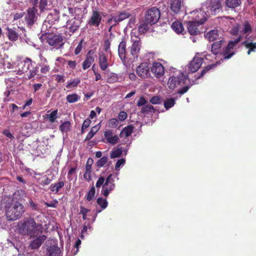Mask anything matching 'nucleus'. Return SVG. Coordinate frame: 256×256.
<instances>
[{
	"label": "nucleus",
	"instance_id": "nucleus-1",
	"mask_svg": "<svg viewBox=\"0 0 256 256\" xmlns=\"http://www.w3.org/2000/svg\"><path fill=\"white\" fill-rule=\"evenodd\" d=\"M42 224H36L32 218H28L23 222H18L16 230L22 235L34 238L36 234L42 233Z\"/></svg>",
	"mask_w": 256,
	"mask_h": 256
},
{
	"label": "nucleus",
	"instance_id": "nucleus-2",
	"mask_svg": "<svg viewBox=\"0 0 256 256\" xmlns=\"http://www.w3.org/2000/svg\"><path fill=\"white\" fill-rule=\"evenodd\" d=\"M24 208L20 202H16L10 206H6V214L7 219L14 221L19 219L24 212Z\"/></svg>",
	"mask_w": 256,
	"mask_h": 256
},
{
	"label": "nucleus",
	"instance_id": "nucleus-3",
	"mask_svg": "<svg viewBox=\"0 0 256 256\" xmlns=\"http://www.w3.org/2000/svg\"><path fill=\"white\" fill-rule=\"evenodd\" d=\"M46 40V42L54 48L58 50L63 48L65 43V38L62 34H54L52 36L47 34H42L40 38H43Z\"/></svg>",
	"mask_w": 256,
	"mask_h": 256
},
{
	"label": "nucleus",
	"instance_id": "nucleus-4",
	"mask_svg": "<svg viewBox=\"0 0 256 256\" xmlns=\"http://www.w3.org/2000/svg\"><path fill=\"white\" fill-rule=\"evenodd\" d=\"M222 8V0H206L202 4V9L206 10L210 16L218 14Z\"/></svg>",
	"mask_w": 256,
	"mask_h": 256
},
{
	"label": "nucleus",
	"instance_id": "nucleus-5",
	"mask_svg": "<svg viewBox=\"0 0 256 256\" xmlns=\"http://www.w3.org/2000/svg\"><path fill=\"white\" fill-rule=\"evenodd\" d=\"M187 80L190 82L188 76L178 72L175 76L173 75L170 77L167 84L169 88L174 90L178 85L186 84Z\"/></svg>",
	"mask_w": 256,
	"mask_h": 256
},
{
	"label": "nucleus",
	"instance_id": "nucleus-6",
	"mask_svg": "<svg viewBox=\"0 0 256 256\" xmlns=\"http://www.w3.org/2000/svg\"><path fill=\"white\" fill-rule=\"evenodd\" d=\"M131 14L127 10L120 11L115 14H110V18L107 20V22L110 25L109 32L111 30L112 27L118 24L119 22L130 18Z\"/></svg>",
	"mask_w": 256,
	"mask_h": 256
},
{
	"label": "nucleus",
	"instance_id": "nucleus-7",
	"mask_svg": "<svg viewBox=\"0 0 256 256\" xmlns=\"http://www.w3.org/2000/svg\"><path fill=\"white\" fill-rule=\"evenodd\" d=\"M160 16V10L156 6L147 9L144 13V20L146 22L152 26L156 24Z\"/></svg>",
	"mask_w": 256,
	"mask_h": 256
},
{
	"label": "nucleus",
	"instance_id": "nucleus-8",
	"mask_svg": "<svg viewBox=\"0 0 256 256\" xmlns=\"http://www.w3.org/2000/svg\"><path fill=\"white\" fill-rule=\"evenodd\" d=\"M242 36H239L234 41H230L224 48L220 53V54L225 60H228L231 58L234 54V48L240 41Z\"/></svg>",
	"mask_w": 256,
	"mask_h": 256
},
{
	"label": "nucleus",
	"instance_id": "nucleus-9",
	"mask_svg": "<svg viewBox=\"0 0 256 256\" xmlns=\"http://www.w3.org/2000/svg\"><path fill=\"white\" fill-rule=\"evenodd\" d=\"M38 10L35 6L28 8L26 10L25 21L28 26L31 27L38 20Z\"/></svg>",
	"mask_w": 256,
	"mask_h": 256
},
{
	"label": "nucleus",
	"instance_id": "nucleus-10",
	"mask_svg": "<svg viewBox=\"0 0 256 256\" xmlns=\"http://www.w3.org/2000/svg\"><path fill=\"white\" fill-rule=\"evenodd\" d=\"M131 37L133 42L130 48V53L134 58H137L140 52L142 42L140 38L133 32H131Z\"/></svg>",
	"mask_w": 256,
	"mask_h": 256
},
{
	"label": "nucleus",
	"instance_id": "nucleus-11",
	"mask_svg": "<svg viewBox=\"0 0 256 256\" xmlns=\"http://www.w3.org/2000/svg\"><path fill=\"white\" fill-rule=\"evenodd\" d=\"M112 174H110L107 176L102 190V194L106 198L108 196L109 194L115 188L114 180L112 178Z\"/></svg>",
	"mask_w": 256,
	"mask_h": 256
},
{
	"label": "nucleus",
	"instance_id": "nucleus-12",
	"mask_svg": "<svg viewBox=\"0 0 256 256\" xmlns=\"http://www.w3.org/2000/svg\"><path fill=\"white\" fill-rule=\"evenodd\" d=\"M102 20V12L95 10H92V15L88 20L87 24L90 26L98 27Z\"/></svg>",
	"mask_w": 256,
	"mask_h": 256
},
{
	"label": "nucleus",
	"instance_id": "nucleus-13",
	"mask_svg": "<svg viewBox=\"0 0 256 256\" xmlns=\"http://www.w3.org/2000/svg\"><path fill=\"white\" fill-rule=\"evenodd\" d=\"M184 0H171L170 13L172 16L180 14L184 6Z\"/></svg>",
	"mask_w": 256,
	"mask_h": 256
},
{
	"label": "nucleus",
	"instance_id": "nucleus-14",
	"mask_svg": "<svg viewBox=\"0 0 256 256\" xmlns=\"http://www.w3.org/2000/svg\"><path fill=\"white\" fill-rule=\"evenodd\" d=\"M136 74L142 78H148L150 76V68L147 62L141 63L136 69Z\"/></svg>",
	"mask_w": 256,
	"mask_h": 256
},
{
	"label": "nucleus",
	"instance_id": "nucleus-15",
	"mask_svg": "<svg viewBox=\"0 0 256 256\" xmlns=\"http://www.w3.org/2000/svg\"><path fill=\"white\" fill-rule=\"evenodd\" d=\"M200 26L201 25L196 21H188L186 22L188 32L190 35L196 36L200 34Z\"/></svg>",
	"mask_w": 256,
	"mask_h": 256
},
{
	"label": "nucleus",
	"instance_id": "nucleus-16",
	"mask_svg": "<svg viewBox=\"0 0 256 256\" xmlns=\"http://www.w3.org/2000/svg\"><path fill=\"white\" fill-rule=\"evenodd\" d=\"M82 20L80 18H74L70 20L67 21L69 32L74 34L78 30L81 25Z\"/></svg>",
	"mask_w": 256,
	"mask_h": 256
},
{
	"label": "nucleus",
	"instance_id": "nucleus-17",
	"mask_svg": "<svg viewBox=\"0 0 256 256\" xmlns=\"http://www.w3.org/2000/svg\"><path fill=\"white\" fill-rule=\"evenodd\" d=\"M204 10H196L192 12L194 16V20L198 22L200 25L203 24L206 21L207 18L210 16Z\"/></svg>",
	"mask_w": 256,
	"mask_h": 256
},
{
	"label": "nucleus",
	"instance_id": "nucleus-18",
	"mask_svg": "<svg viewBox=\"0 0 256 256\" xmlns=\"http://www.w3.org/2000/svg\"><path fill=\"white\" fill-rule=\"evenodd\" d=\"M204 59L198 56H194L188 64V70L191 72H195L201 67Z\"/></svg>",
	"mask_w": 256,
	"mask_h": 256
},
{
	"label": "nucleus",
	"instance_id": "nucleus-19",
	"mask_svg": "<svg viewBox=\"0 0 256 256\" xmlns=\"http://www.w3.org/2000/svg\"><path fill=\"white\" fill-rule=\"evenodd\" d=\"M150 70L154 76L157 78H160L162 77L164 74V67L163 65L160 62H153Z\"/></svg>",
	"mask_w": 256,
	"mask_h": 256
},
{
	"label": "nucleus",
	"instance_id": "nucleus-20",
	"mask_svg": "<svg viewBox=\"0 0 256 256\" xmlns=\"http://www.w3.org/2000/svg\"><path fill=\"white\" fill-rule=\"evenodd\" d=\"M96 56L93 50H90L86 55V58L82 63V67L85 70L89 68L94 61V57Z\"/></svg>",
	"mask_w": 256,
	"mask_h": 256
},
{
	"label": "nucleus",
	"instance_id": "nucleus-21",
	"mask_svg": "<svg viewBox=\"0 0 256 256\" xmlns=\"http://www.w3.org/2000/svg\"><path fill=\"white\" fill-rule=\"evenodd\" d=\"M37 235L33 238V240L30 241V246L32 250L38 249L46 238V236L45 235H42L36 237Z\"/></svg>",
	"mask_w": 256,
	"mask_h": 256
},
{
	"label": "nucleus",
	"instance_id": "nucleus-22",
	"mask_svg": "<svg viewBox=\"0 0 256 256\" xmlns=\"http://www.w3.org/2000/svg\"><path fill=\"white\" fill-rule=\"evenodd\" d=\"M126 40L123 39L118 46V56L122 60H124L126 58Z\"/></svg>",
	"mask_w": 256,
	"mask_h": 256
},
{
	"label": "nucleus",
	"instance_id": "nucleus-23",
	"mask_svg": "<svg viewBox=\"0 0 256 256\" xmlns=\"http://www.w3.org/2000/svg\"><path fill=\"white\" fill-rule=\"evenodd\" d=\"M241 4V0H226L224 2V6L226 10L230 8L233 10L240 6Z\"/></svg>",
	"mask_w": 256,
	"mask_h": 256
},
{
	"label": "nucleus",
	"instance_id": "nucleus-24",
	"mask_svg": "<svg viewBox=\"0 0 256 256\" xmlns=\"http://www.w3.org/2000/svg\"><path fill=\"white\" fill-rule=\"evenodd\" d=\"M7 36L10 40L12 42H16L18 40L19 34L16 28H7Z\"/></svg>",
	"mask_w": 256,
	"mask_h": 256
},
{
	"label": "nucleus",
	"instance_id": "nucleus-25",
	"mask_svg": "<svg viewBox=\"0 0 256 256\" xmlns=\"http://www.w3.org/2000/svg\"><path fill=\"white\" fill-rule=\"evenodd\" d=\"M98 64L100 69L105 70L108 66L107 58L104 54H100L98 56Z\"/></svg>",
	"mask_w": 256,
	"mask_h": 256
},
{
	"label": "nucleus",
	"instance_id": "nucleus-26",
	"mask_svg": "<svg viewBox=\"0 0 256 256\" xmlns=\"http://www.w3.org/2000/svg\"><path fill=\"white\" fill-rule=\"evenodd\" d=\"M60 250L56 246H52L47 248L46 256H60Z\"/></svg>",
	"mask_w": 256,
	"mask_h": 256
},
{
	"label": "nucleus",
	"instance_id": "nucleus-27",
	"mask_svg": "<svg viewBox=\"0 0 256 256\" xmlns=\"http://www.w3.org/2000/svg\"><path fill=\"white\" fill-rule=\"evenodd\" d=\"M224 43V40H222L216 42L212 45V52L216 55L220 54V48L222 47V44Z\"/></svg>",
	"mask_w": 256,
	"mask_h": 256
},
{
	"label": "nucleus",
	"instance_id": "nucleus-28",
	"mask_svg": "<svg viewBox=\"0 0 256 256\" xmlns=\"http://www.w3.org/2000/svg\"><path fill=\"white\" fill-rule=\"evenodd\" d=\"M171 27L172 29L178 34L182 33L184 30L182 23L179 21L174 22Z\"/></svg>",
	"mask_w": 256,
	"mask_h": 256
},
{
	"label": "nucleus",
	"instance_id": "nucleus-29",
	"mask_svg": "<svg viewBox=\"0 0 256 256\" xmlns=\"http://www.w3.org/2000/svg\"><path fill=\"white\" fill-rule=\"evenodd\" d=\"M134 130V126L132 125H128L124 127L120 134V137H122L124 135L127 138L131 135Z\"/></svg>",
	"mask_w": 256,
	"mask_h": 256
},
{
	"label": "nucleus",
	"instance_id": "nucleus-30",
	"mask_svg": "<svg viewBox=\"0 0 256 256\" xmlns=\"http://www.w3.org/2000/svg\"><path fill=\"white\" fill-rule=\"evenodd\" d=\"M68 10L69 14H71L72 16H79L82 14V9L78 7H69L68 8Z\"/></svg>",
	"mask_w": 256,
	"mask_h": 256
},
{
	"label": "nucleus",
	"instance_id": "nucleus-31",
	"mask_svg": "<svg viewBox=\"0 0 256 256\" xmlns=\"http://www.w3.org/2000/svg\"><path fill=\"white\" fill-rule=\"evenodd\" d=\"M242 44L248 49L247 52L248 54H250L252 52L256 51V42H248L246 40L242 42Z\"/></svg>",
	"mask_w": 256,
	"mask_h": 256
},
{
	"label": "nucleus",
	"instance_id": "nucleus-32",
	"mask_svg": "<svg viewBox=\"0 0 256 256\" xmlns=\"http://www.w3.org/2000/svg\"><path fill=\"white\" fill-rule=\"evenodd\" d=\"M219 34L218 30H212L206 34V37L210 41H214L218 38Z\"/></svg>",
	"mask_w": 256,
	"mask_h": 256
},
{
	"label": "nucleus",
	"instance_id": "nucleus-33",
	"mask_svg": "<svg viewBox=\"0 0 256 256\" xmlns=\"http://www.w3.org/2000/svg\"><path fill=\"white\" fill-rule=\"evenodd\" d=\"M64 185V182L62 181L59 182L54 184L50 185V190L55 194L58 192L62 188Z\"/></svg>",
	"mask_w": 256,
	"mask_h": 256
},
{
	"label": "nucleus",
	"instance_id": "nucleus-34",
	"mask_svg": "<svg viewBox=\"0 0 256 256\" xmlns=\"http://www.w3.org/2000/svg\"><path fill=\"white\" fill-rule=\"evenodd\" d=\"M24 66L22 68V71L26 72L31 67H32V60L28 58H26L24 62Z\"/></svg>",
	"mask_w": 256,
	"mask_h": 256
},
{
	"label": "nucleus",
	"instance_id": "nucleus-35",
	"mask_svg": "<svg viewBox=\"0 0 256 256\" xmlns=\"http://www.w3.org/2000/svg\"><path fill=\"white\" fill-rule=\"evenodd\" d=\"M148 24H149L147 23L144 20V22L140 24L138 28V31L139 34H142L147 32L150 28Z\"/></svg>",
	"mask_w": 256,
	"mask_h": 256
},
{
	"label": "nucleus",
	"instance_id": "nucleus-36",
	"mask_svg": "<svg viewBox=\"0 0 256 256\" xmlns=\"http://www.w3.org/2000/svg\"><path fill=\"white\" fill-rule=\"evenodd\" d=\"M80 99V96H79L76 94L75 93L69 94L66 97V101L69 103L76 102H78Z\"/></svg>",
	"mask_w": 256,
	"mask_h": 256
},
{
	"label": "nucleus",
	"instance_id": "nucleus-37",
	"mask_svg": "<svg viewBox=\"0 0 256 256\" xmlns=\"http://www.w3.org/2000/svg\"><path fill=\"white\" fill-rule=\"evenodd\" d=\"M156 110L154 107L150 104H146L141 108L142 114H148L149 112L155 113Z\"/></svg>",
	"mask_w": 256,
	"mask_h": 256
},
{
	"label": "nucleus",
	"instance_id": "nucleus-38",
	"mask_svg": "<svg viewBox=\"0 0 256 256\" xmlns=\"http://www.w3.org/2000/svg\"><path fill=\"white\" fill-rule=\"evenodd\" d=\"M216 64H212L208 65L206 66L202 70L199 76H197L196 78V80L202 78L206 72H208L210 70L214 68L216 66Z\"/></svg>",
	"mask_w": 256,
	"mask_h": 256
},
{
	"label": "nucleus",
	"instance_id": "nucleus-39",
	"mask_svg": "<svg viewBox=\"0 0 256 256\" xmlns=\"http://www.w3.org/2000/svg\"><path fill=\"white\" fill-rule=\"evenodd\" d=\"M80 82V80L79 78H75L72 80L68 82L66 88H72L76 87Z\"/></svg>",
	"mask_w": 256,
	"mask_h": 256
},
{
	"label": "nucleus",
	"instance_id": "nucleus-40",
	"mask_svg": "<svg viewBox=\"0 0 256 256\" xmlns=\"http://www.w3.org/2000/svg\"><path fill=\"white\" fill-rule=\"evenodd\" d=\"M58 110H53L50 114L46 115V118H48L52 123L54 122L58 118Z\"/></svg>",
	"mask_w": 256,
	"mask_h": 256
},
{
	"label": "nucleus",
	"instance_id": "nucleus-41",
	"mask_svg": "<svg viewBox=\"0 0 256 256\" xmlns=\"http://www.w3.org/2000/svg\"><path fill=\"white\" fill-rule=\"evenodd\" d=\"M243 29L242 30V33L244 34H249L252 32V28L251 27L250 23L246 21L244 22L242 24Z\"/></svg>",
	"mask_w": 256,
	"mask_h": 256
},
{
	"label": "nucleus",
	"instance_id": "nucleus-42",
	"mask_svg": "<svg viewBox=\"0 0 256 256\" xmlns=\"http://www.w3.org/2000/svg\"><path fill=\"white\" fill-rule=\"evenodd\" d=\"M96 202L102 210L105 209L108 205V202L106 200L102 197H99L97 198Z\"/></svg>",
	"mask_w": 256,
	"mask_h": 256
},
{
	"label": "nucleus",
	"instance_id": "nucleus-43",
	"mask_svg": "<svg viewBox=\"0 0 256 256\" xmlns=\"http://www.w3.org/2000/svg\"><path fill=\"white\" fill-rule=\"evenodd\" d=\"M96 194V189L94 185L91 187L90 190L87 192V194L86 196V199L88 201H90L94 197Z\"/></svg>",
	"mask_w": 256,
	"mask_h": 256
},
{
	"label": "nucleus",
	"instance_id": "nucleus-44",
	"mask_svg": "<svg viewBox=\"0 0 256 256\" xmlns=\"http://www.w3.org/2000/svg\"><path fill=\"white\" fill-rule=\"evenodd\" d=\"M175 104V100L174 98H170L164 101V105L166 110H168L172 107Z\"/></svg>",
	"mask_w": 256,
	"mask_h": 256
},
{
	"label": "nucleus",
	"instance_id": "nucleus-45",
	"mask_svg": "<svg viewBox=\"0 0 256 256\" xmlns=\"http://www.w3.org/2000/svg\"><path fill=\"white\" fill-rule=\"evenodd\" d=\"M70 125L69 121L65 122L60 126V130L62 132H67L70 130Z\"/></svg>",
	"mask_w": 256,
	"mask_h": 256
},
{
	"label": "nucleus",
	"instance_id": "nucleus-46",
	"mask_svg": "<svg viewBox=\"0 0 256 256\" xmlns=\"http://www.w3.org/2000/svg\"><path fill=\"white\" fill-rule=\"evenodd\" d=\"M48 5V0H40L38 8L40 12H44Z\"/></svg>",
	"mask_w": 256,
	"mask_h": 256
},
{
	"label": "nucleus",
	"instance_id": "nucleus-47",
	"mask_svg": "<svg viewBox=\"0 0 256 256\" xmlns=\"http://www.w3.org/2000/svg\"><path fill=\"white\" fill-rule=\"evenodd\" d=\"M190 84H188L186 86L182 88L179 90L178 91V93L180 94H184L186 93L190 88L194 84L195 82H194L193 84H190V81L188 82Z\"/></svg>",
	"mask_w": 256,
	"mask_h": 256
},
{
	"label": "nucleus",
	"instance_id": "nucleus-48",
	"mask_svg": "<svg viewBox=\"0 0 256 256\" xmlns=\"http://www.w3.org/2000/svg\"><path fill=\"white\" fill-rule=\"evenodd\" d=\"M108 158L106 156H104L100 158L96 162V166L98 168L103 166L108 162Z\"/></svg>",
	"mask_w": 256,
	"mask_h": 256
},
{
	"label": "nucleus",
	"instance_id": "nucleus-49",
	"mask_svg": "<svg viewBox=\"0 0 256 256\" xmlns=\"http://www.w3.org/2000/svg\"><path fill=\"white\" fill-rule=\"evenodd\" d=\"M119 138L118 136L115 134L112 136L110 138L108 139L107 138V142L111 144L112 145L116 144L118 141Z\"/></svg>",
	"mask_w": 256,
	"mask_h": 256
},
{
	"label": "nucleus",
	"instance_id": "nucleus-50",
	"mask_svg": "<svg viewBox=\"0 0 256 256\" xmlns=\"http://www.w3.org/2000/svg\"><path fill=\"white\" fill-rule=\"evenodd\" d=\"M122 154V150L120 148H118L112 152L110 154V158H119L121 156Z\"/></svg>",
	"mask_w": 256,
	"mask_h": 256
},
{
	"label": "nucleus",
	"instance_id": "nucleus-51",
	"mask_svg": "<svg viewBox=\"0 0 256 256\" xmlns=\"http://www.w3.org/2000/svg\"><path fill=\"white\" fill-rule=\"evenodd\" d=\"M106 180V178L104 176H100L97 182H96V186L97 188H100L101 186H104V184Z\"/></svg>",
	"mask_w": 256,
	"mask_h": 256
},
{
	"label": "nucleus",
	"instance_id": "nucleus-52",
	"mask_svg": "<svg viewBox=\"0 0 256 256\" xmlns=\"http://www.w3.org/2000/svg\"><path fill=\"white\" fill-rule=\"evenodd\" d=\"M90 211V210L87 209L82 206H80V214L82 215V219L85 220L86 219V214Z\"/></svg>",
	"mask_w": 256,
	"mask_h": 256
},
{
	"label": "nucleus",
	"instance_id": "nucleus-53",
	"mask_svg": "<svg viewBox=\"0 0 256 256\" xmlns=\"http://www.w3.org/2000/svg\"><path fill=\"white\" fill-rule=\"evenodd\" d=\"M90 123H91V120L88 118H87L84 120V123L82 126V134L84 132V130L88 128Z\"/></svg>",
	"mask_w": 256,
	"mask_h": 256
},
{
	"label": "nucleus",
	"instance_id": "nucleus-54",
	"mask_svg": "<svg viewBox=\"0 0 256 256\" xmlns=\"http://www.w3.org/2000/svg\"><path fill=\"white\" fill-rule=\"evenodd\" d=\"M118 122L116 118H111L110 120L108 122V126L110 128H114L118 126Z\"/></svg>",
	"mask_w": 256,
	"mask_h": 256
},
{
	"label": "nucleus",
	"instance_id": "nucleus-55",
	"mask_svg": "<svg viewBox=\"0 0 256 256\" xmlns=\"http://www.w3.org/2000/svg\"><path fill=\"white\" fill-rule=\"evenodd\" d=\"M94 162V160L92 158H89L86 162V170L92 171V166Z\"/></svg>",
	"mask_w": 256,
	"mask_h": 256
},
{
	"label": "nucleus",
	"instance_id": "nucleus-56",
	"mask_svg": "<svg viewBox=\"0 0 256 256\" xmlns=\"http://www.w3.org/2000/svg\"><path fill=\"white\" fill-rule=\"evenodd\" d=\"M150 102L154 104H159L161 102V98L159 96H154L150 100Z\"/></svg>",
	"mask_w": 256,
	"mask_h": 256
},
{
	"label": "nucleus",
	"instance_id": "nucleus-57",
	"mask_svg": "<svg viewBox=\"0 0 256 256\" xmlns=\"http://www.w3.org/2000/svg\"><path fill=\"white\" fill-rule=\"evenodd\" d=\"M104 50L106 52H110V42L108 40H106L104 42Z\"/></svg>",
	"mask_w": 256,
	"mask_h": 256
},
{
	"label": "nucleus",
	"instance_id": "nucleus-58",
	"mask_svg": "<svg viewBox=\"0 0 256 256\" xmlns=\"http://www.w3.org/2000/svg\"><path fill=\"white\" fill-rule=\"evenodd\" d=\"M38 70V68L32 66V69L30 70V75L28 76V79L34 78L36 75Z\"/></svg>",
	"mask_w": 256,
	"mask_h": 256
},
{
	"label": "nucleus",
	"instance_id": "nucleus-59",
	"mask_svg": "<svg viewBox=\"0 0 256 256\" xmlns=\"http://www.w3.org/2000/svg\"><path fill=\"white\" fill-rule=\"evenodd\" d=\"M83 40H82L78 45L76 47L74 50V54L76 55H78L82 51V44Z\"/></svg>",
	"mask_w": 256,
	"mask_h": 256
},
{
	"label": "nucleus",
	"instance_id": "nucleus-60",
	"mask_svg": "<svg viewBox=\"0 0 256 256\" xmlns=\"http://www.w3.org/2000/svg\"><path fill=\"white\" fill-rule=\"evenodd\" d=\"M128 114L126 112H125L124 111H121L118 114V118L120 120L124 121L126 118Z\"/></svg>",
	"mask_w": 256,
	"mask_h": 256
},
{
	"label": "nucleus",
	"instance_id": "nucleus-61",
	"mask_svg": "<svg viewBox=\"0 0 256 256\" xmlns=\"http://www.w3.org/2000/svg\"><path fill=\"white\" fill-rule=\"evenodd\" d=\"M147 101L146 100V98L144 96H142L140 98L139 100L137 102V106H141L144 105H145L147 104Z\"/></svg>",
	"mask_w": 256,
	"mask_h": 256
},
{
	"label": "nucleus",
	"instance_id": "nucleus-62",
	"mask_svg": "<svg viewBox=\"0 0 256 256\" xmlns=\"http://www.w3.org/2000/svg\"><path fill=\"white\" fill-rule=\"evenodd\" d=\"M91 174L92 171L86 170V172L84 174V178L88 181H90L92 180Z\"/></svg>",
	"mask_w": 256,
	"mask_h": 256
},
{
	"label": "nucleus",
	"instance_id": "nucleus-63",
	"mask_svg": "<svg viewBox=\"0 0 256 256\" xmlns=\"http://www.w3.org/2000/svg\"><path fill=\"white\" fill-rule=\"evenodd\" d=\"M29 205L32 210H38V205L32 200H29Z\"/></svg>",
	"mask_w": 256,
	"mask_h": 256
},
{
	"label": "nucleus",
	"instance_id": "nucleus-64",
	"mask_svg": "<svg viewBox=\"0 0 256 256\" xmlns=\"http://www.w3.org/2000/svg\"><path fill=\"white\" fill-rule=\"evenodd\" d=\"M50 68L48 66L44 65L40 68V72L42 74H46L50 71Z\"/></svg>",
	"mask_w": 256,
	"mask_h": 256
}]
</instances>
